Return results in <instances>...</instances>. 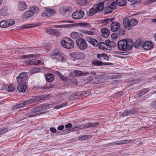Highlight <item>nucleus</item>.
Returning <instances> with one entry per match:
<instances>
[{"instance_id": "nucleus-1", "label": "nucleus", "mask_w": 156, "mask_h": 156, "mask_svg": "<svg viewBox=\"0 0 156 156\" xmlns=\"http://www.w3.org/2000/svg\"><path fill=\"white\" fill-rule=\"evenodd\" d=\"M117 45L119 50L126 51H129L132 48L133 43L131 41L121 40L118 42Z\"/></svg>"}, {"instance_id": "nucleus-2", "label": "nucleus", "mask_w": 156, "mask_h": 156, "mask_svg": "<svg viewBox=\"0 0 156 156\" xmlns=\"http://www.w3.org/2000/svg\"><path fill=\"white\" fill-rule=\"evenodd\" d=\"M48 105L43 104L41 106H38L33 108L31 110V113L27 114V116L28 117H31L36 116L35 114H32L33 113H35L37 112L41 111L47 109L48 108Z\"/></svg>"}, {"instance_id": "nucleus-3", "label": "nucleus", "mask_w": 156, "mask_h": 156, "mask_svg": "<svg viewBox=\"0 0 156 156\" xmlns=\"http://www.w3.org/2000/svg\"><path fill=\"white\" fill-rule=\"evenodd\" d=\"M61 45L64 48L68 49L73 48L74 46V41L69 38L65 37L61 42Z\"/></svg>"}, {"instance_id": "nucleus-4", "label": "nucleus", "mask_w": 156, "mask_h": 156, "mask_svg": "<svg viewBox=\"0 0 156 156\" xmlns=\"http://www.w3.org/2000/svg\"><path fill=\"white\" fill-rule=\"evenodd\" d=\"M76 43L78 47L81 50H84L87 47L86 41L82 38H77L76 40Z\"/></svg>"}, {"instance_id": "nucleus-5", "label": "nucleus", "mask_w": 156, "mask_h": 156, "mask_svg": "<svg viewBox=\"0 0 156 156\" xmlns=\"http://www.w3.org/2000/svg\"><path fill=\"white\" fill-rule=\"evenodd\" d=\"M27 78V75L26 72L21 73L16 78L17 83L19 85L26 84Z\"/></svg>"}, {"instance_id": "nucleus-6", "label": "nucleus", "mask_w": 156, "mask_h": 156, "mask_svg": "<svg viewBox=\"0 0 156 156\" xmlns=\"http://www.w3.org/2000/svg\"><path fill=\"white\" fill-rule=\"evenodd\" d=\"M64 55L59 52H55L52 53L51 55V58L56 61L63 62L65 61V59L64 58Z\"/></svg>"}, {"instance_id": "nucleus-7", "label": "nucleus", "mask_w": 156, "mask_h": 156, "mask_svg": "<svg viewBox=\"0 0 156 156\" xmlns=\"http://www.w3.org/2000/svg\"><path fill=\"white\" fill-rule=\"evenodd\" d=\"M116 8V5L114 2H112L111 4H109L108 6L105 7L104 9V12L105 14L111 13L113 11V9Z\"/></svg>"}, {"instance_id": "nucleus-8", "label": "nucleus", "mask_w": 156, "mask_h": 156, "mask_svg": "<svg viewBox=\"0 0 156 156\" xmlns=\"http://www.w3.org/2000/svg\"><path fill=\"white\" fill-rule=\"evenodd\" d=\"M15 23L14 21L12 19L4 20L0 22V27L2 28L6 27L13 25Z\"/></svg>"}, {"instance_id": "nucleus-9", "label": "nucleus", "mask_w": 156, "mask_h": 156, "mask_svg": "<svg viewBox=\"0 0 156 156\" xmlns=\"http://www.w3.org/2000/svg\"><path fill=\"white\" fill-rule=\"evenodd\" d=\"M84 15L85 13L83 11L79 10L73 12L72 15V17L75 19H79L83 18Z\"/></svg>"}, {"instance_id": "nucleus-10", "label": "nucleus", "mask_w": 156, "mask_h": 156, "mask_svg": "<svg viewBox=\"0 0 156 156\" xmlns=\"http://www.w3.org/2000/svg\"><path fill=\"white\" fill-rule=\"evenodd\" d=\"M55 13V10L51 9H46V11L41 14L42 16L49 17Z\"/></svg>"}, {"instance_id": "nucleus-11", "label": "nucleus", "mask_w": 156, "mask_h": 156, "mask_svg": "<svg viewBox=\"0 0 156 156\" xmlns=\"http://www.w3.org/2000/svg\"><path fill=\"white\" fill-rule=\"evenodd\" d=\"M154 46V44L151 41H147L143 44L142 47L144 50H148L153 48Z\"/></svg>"}, {"instance_id": "nucleus-12", "label": "nucleus", "mask_w": 156, "mask_h": 156, "mask_svg": "<svg viewBox=\"0 0 156 156\" xmlns=\"http://www.w3.org/2000/svg\"><path fill=\"white\" fill-rule=\"evenodd\" d=\"M137 112H138L136 111V110L135 109L129 110L126 109L124 111L122 115V117L129 116H131L132 115L136 114Z\"/></svg>"}, {"instance_id": "nucleus-13", "label": "nucleus", "mask_w": 156, "mask_h": 156, "mask_svg": "<svg viewBox=\"0 0 156 156\" xmlns=\"http://www.w3.org/2000/svg\"><path fill=\"white\" fill-rule=\"evenodd\" d=\"M120 24L119 22H114L111 24V30L113 32L117 31L120 28Z\"/></svg>"}, {"instance_id": "nucleus-14", "label": "nucleus", "mask_w": 156, "mask_h": 156, "mask_svg": "<svg viewBox=\"0 0 156 156\" xmlns=\"http://www.w3.org/2000/svg\"><path fill=\"white\" fill-rule=\"evenodd\" d=\"M104 3L103 2H100L98 4L94 5V8L95 9L97 12H99L104 9Z\"/></svg>"}, {"instance_id": "nucleus-15", "label": "nucleus", "mask_w": 156, "mask_h": 156, "mask_svg": "<svg viewBox=\"0 0 156 156\" xmlns=\"http://www.w3.org/2000/svg\"><path fill=\"white\" fill-rule=\"evenodd\" d=\"M46 31L47 33L53 36H58L60 34L59 32L57 30L54 29H47L46 30Z\"/></svg>"}, {"instance_id": "nucleus-16", "label": "nucleus", "mask_w": 156, "mask_h": 156, "mask_svg": "<svg viewBox=\"0 0 156 156\" xmlns=\"http://www.w3.org/2000/svg\"><path fill=\"white\" fill-rule=\"evenodd\" d=\"M40 100L39 97H34L32 98L25 101V104L26 106L31 104L32 103L38 101Z\"/></svg>"}, {"instance_id": "nucleus-17", "label": "nucleus", "mask_w": 156, "mask_h": 156, "mask_svg": "<svg viewBox=\"0 0 156 156\" xmlns=\"http://www.w3.org/2000/svg\"><path fill=\"white\" fill-rule=\"evenodd\" d=\"M123 23L124 27L127 29L130 30L132 29L129 19H124L123 20Z\"/></svg>"}, {"instance_id": "nucleus-18", "label": "nucleus", "mask_w": 156, "mask_h": 156, "mask_svg": "<svg viewBox=\"0 0 156 156\" xmlns=\"http://www.w3.org/2000/svg\"><path fill=\"white\" fill-rule=\"evenodd\" d=\"M87 40L90 44L94 46H97L98 44V43L97 40L90 37H87Z\"/></svg>"}, {"instance_id": "nucleus-19", "label": "nucleus", "mask_w": 156, "mask_h": 156, "mask_svg": "<svg viewBox=\"0 0 156 156\" xmlns=\"http://www.w3.org/2000/svg\"><path fill=\"white\" fill-rule=\"evenodd\" d=\"M102 36L104 38H107L110 33V30L106 28H102L101 30Z\"/></svg>"}, {"instance_id": "nucleus-20", "label": "nucleus", "mask_w": 156, "mask_h": 156, "mask_svg": "<svg viewBox=\"0 0 156 156\" xmlns=\"http://www.w3.org/2000/svg\"><path fill=\"white\" fill-rule=\"evenodd\" d=\"M34 12L32 10H29L26 12L22 15L23 19L31 17L33 15Z\"/></svg>"}, {"instance_id": "nucleus-21", "label": "nucleus", "mask_w": 156, "mask_h": 156, "mask_svg": "<svg viewBox=\"0 0 156 156\" xmlns=\"http://www.w3.org/2000/svg\"><path fill=\"white\" fill-rule=\"evenodd\" d=\"M46 79L47 81L49 82H51L54 79V76L52 74L49 73L45 75Z\"/></svg>"}, {"instance_id": "nucleus-22", "label": "nucleus", "mask_w": 156, "mask_h": 156, "mask_svg": "<svg viewBox=\"0 0 156 156\" xmlns=\"http://www.w3.org/2000/svg\"><path fill=\"white\" fill-rule=\"evenodd\" d=\"M19 85V86L17 87L18 90L20 93L25 92L26 91V89L27 87L26 84H20Z\"/></svg>"}, {"instance_id": "nucleus-23", "label": "nucleus", "mask_w": 156, "mask_h": 156, "mask_svg": "<svg viewBox=\"0 0 156 156\" xmlns=\"http://www.w3.org/2000/svg\"><path fill=\"white\" fill-rule=\"evenodd\" d=\"M149 90V89L148 88L143 89L139 93L137 94V97H141L144 94H146Z\"/></svg>"}, {"instance_id": "nucleus-24", "label": "nucleus", "mask_w": 156, "mask_h": 156, "mask_svg": "<svg viewBox=\"0 0 156 156\" xmlns=\"http://www.w3.org/2000/svg\"><path fill=\"white\" fill-rule=\"evenodd\" d=\"M78 25L83 28H90L91 26L90 23H81L78 24Z\"/></svg>"}, {"instance_id": "nucleus-25", "label": "nucleus", "mask_w": 156, "mask_h": 156, "mask_svg": "<svg viewBox=\"0 0 156 156\" xmlns=\"http://www.w3.org/2000/svg\"><path fill=\"white\" fill-rule=\"evenodd\" d=\"M116 4L120 6H125L126 5V0H115Z\"/></svg>"}, {"instance_id": "nucleus-26", "label": "nucleus", "mask_w": 156, "mask_h": 156, "mask_svg": "<svg viewBox=\"0 0 156 156\" xmlns=\"http://www.w3.org/2000/svg\"><path fill=\"white\" fill-rule=\"evenodd\" d=\"M20 11H23L27 9V5L26 3L23 2H20L18 5Z\"/></svg>"}, {"instance_id": "nucleus-27", "label": "nucleus", "mask_w": 156, "mask_h": 156, "mask_svg": "<svg viewBox=\"0 0 156 156\" xmlns=\"http://www.w3.org/2000/svg\"><path fill=\"white\" fill-rule=\"evenodd\" d=\"M104 43L107 46V47L109 48V50L111 48V47L112 45H114L115 43L112 41H110L109 40H107L105 41Z\"/></svg>"}, {"instance_id": "nucleus-28", "label": "nucleus", "mask_w": 156, "mask_h": 156, "mask_svg": "<svg viewBox=\"0 0 156 156\" xmlns=\"http://www.w3.org/2000/svg\"><path fill=\"white\" fill-rule=\"evenodd\" d=\"M142 41L140 40H137L134 44V47L137 48H139L140 46L143 45V43Z\"/></svg>"}, {"instance_id": "nucleus-29", "label": "nucleus", "mask_w": 156, "mask_h": 156, "mask_svg": "<svg viewBox=\"0 0 156 156\" xmlns=\"http://www.w3.org/2000/svg\"><path fill=\"white\" fill-rule=\"evenodd\" d=\"M99 48L101 49H103L105 50H109V48H108L107 47V46L104 43V42H101L98 44V45Z\"/></svg>"}, {"instance_id": "nucleus-30", "label": "nucleus", "mask_w": 156, "mask_h": 156, "mask_svg": "<svg viewBox=\"0 0 156 156\" xmlns=\"http://www.w3.org/2000/svg\"><path fill=\"white\" fill-rule=\"evenodd\" d=\"M97 13L95 9L94 8V6H93L92 8L89 9L88 15L91 16Z\"/></svg>"}, {"instance_id": "nucleus-31", "label": "nucleus", "mask_w": 156, "mask_h": 156, "mask_svg": "<svg viewBox=\"0 0 156 156\" xmlns=\"http://www.w3.org/2000/svg\"><path fill=\"white\" fill-rule=\"evenodd\" d=\"M130 25L132 28L133 26H135L138 23V21L137 20L135 19H131L129 20Z\"/></svg>"}, {"instance_id": "nucleus-32", "label": "nucleus", "mask_w": 156, "mask_h": 156, "mask_svg": "<svg viewBox=\"0 0 156 156\" xmlns=\"http://www.w3.org/2000/svg\"><path fill=\"white\" fill-rule=\"evenodd\" d=\"M80 31L83 33L90 35H94V33L93 31H88L85 30H81Z\"/></svg>"}, {"instance_id": "nucleus-33", "label": "nucleus", "mask_w": 156, "mask_h": 156, "mask_svg": "<svg viewBox=\"0 0 156 156\" xmlns=\"http://www.w3.org/2000/svg\"><path fill=\"white\" fill-rule=\"evenodd\" d=\"M8 15L7 10L6 9L2 8L0 9V15L3 16H6Z\"/></svg>"}, {"instance_id": "nucleus-34", "label": "nucleus", "mask_w": 156, "mask_h": 156, "mask_svg": "<svg viewBox=\"0 0 156 156\" xmlns=\"http://www.w3.org/2000/svg\"><path fill=\"white\" fill-rule=\"evenodd\" d=\"M9 129V128L8 126L0 129V135L7 132Z\"/></svg>"}, {"instance_id": "nucleus-35", "label": "nucleus", "mask_w": 156, "mask_h": 156, "mask_svg": "<svg viewBox=\"0 0 156 156\" xmlns=\"http://www.w3.org/2000/svg\"><path fill=\"white\" fill-rule=\"evenodd\" d=\"M114 19V18H108L107 19H105L103 20V23L104 25H107L109 23L112 22L113 20Z\"/></svg>"}, {"instance_id": "nucleus-36", "label": "nucleus", "mask_w": 156, "mask_h": 156, "mask_svg": "<svg viewBox=\"0 0 156 156\" xmlns=\"http://www.w3.org/2000/svg\"><path fill=\"white\" fill-rule=\"evenodd\" d=\"M39 55H38L37 54H32V55H24L23 56V58H34L35 57L39 56Z\"/></svg>"}, {"instance_id": "nucleus-37", "label": "nucleus", "mask_w": 156, "mask_h": 156, "mask_svg": "<svg viewBox=\"0 0 156 156\" xmlns=\"http://www.w3.org/2000/svg\"><path fill=\"white\" fill-rule=\"evenodd\" d=\"M36 26H37V25H34L33 24H27L21 26H20V29L29 28Z\"/></svg>"}, {"instance_id": "nucleus-38", "label": "nucleus", "mask_w": 156, "mask_h": 156, "mask_svg": "<svg viewBox=\"0 0 156 156\" xmlns=\"http://www.w3.org/2000/svg\"><path fill=\"white\" fill-rule=\"evenodd\" d=\"M92 64L93 65L100 66L103 65V62L98 61H93L92 62Z\"/></svg>"}, {"instance_id": "nucleus-39", "label": "nucleus", "mask_w": 156, "mask_h": 156, "mask_svg": "<svg viewBox=\"0 0 156 156\" xmlns=\"http://www.w3.org/2000/svg\"><path fill=\"white\" fill-rule=\"evenodd\" d=\"M71 37L73 39H76L79 36L78 33L76 32L72 33L70 34Z\"/></svg>"}, {"instance_id": "nucleus-40", "label": "nucleus", "mask_w": 156, "mask_h": 156, "mask_svg": "<svg viewBox=\"0 0 156 156\" xmlns=\"http://www.w3.org/2000/svg\"><path fill=\"white\" fill-rule=\"evenodd\" d=\"M67 103H64L58 105L55 107H54V108L57 109H59L62 107H64L65 106L67 105Z\"/></svg>"}, {"instance_id": "nucleus-41", "label": "nucleus", "mask_w": 156, "mask_h": 156, "mask_svg": "<svg viewBox=\"0 0 156 156\" xmlns=\"http://www.w3.org/2000/svg\"><path fill=\"white\" fill-rule=\"evenodd\" d=\"M74 73L76 76H82V72L80 70H75L74 71Z\"/></svg>"}, {"instance_id": "nucleus-42", "label": "nucleus", "mask_w": 156, "mask_h": 156, "mask_svg": "<svg viewBox=\"0 0 156 156\" xmlns=\"http://www.w3.org/2000/svg\"><path fill=\"white\" fill-rule=\"evenodd\" d=\"M15 90V87L12 84H10L8 86L7 90L9 92L13 91Z\"/></svg>"}, {"instance_id": "nucleus-43", "label": "nucleus", "mask_w": 156, "mask_h": 156, "mask_svg": "<svg viewBox=\"0 0 156 156\" xmlns=\"http://www.w3.org/2000/svg\"><path fill=\"white\" fill-rule=\"evenodd\" d=\"M40 71V69L37 67H35L33 69L31 70V73H36L39 72Z\"/></svg>"}, {"instance_id": "nucleus-44", "label": "nucleus", "mask_w": 156, "mask_h": 156, "mask_svg": "<svg viewBox=\"0 0 156 156\" xmlns=\"http://www.w3.org/2000/svg\"><path fill=\"white\" fill-rule=\"evenodd\" d=\"M60 11L63 14L68 12L69 11V9L63 7L60 9Z\"/></svg>"}, {"instance_id": "nucleus-45", "label": "nucleus", "mask_w": 156, "mask_h": 156, "mask_svg": "<svg viewBox=\"0 0 156 156\" xmlns=\"http://www.w3.org/2000/svg\"><path fill=\"white\" fill-rule=\"evenodd\" d=\"M53 87V85L50 84L49 85H46L43 87L42 89L43 90H48L50 88H52Z\"/></svg>"}, {"instance_id": "nucleus-46", "label": "nucleus", "mask_w": 156, "mask_h": 156, "mask_svg": "<svg viewBox=\"0 0 156 156\" xmlns=\"http://www.w3.org/2000/svg\"><path fill=\"white\" fill-rule=\"evenodd\" d=\"M78 59H81L84 58L85 57V54L83 53H78Z\"/></svg>"}, {"instance_id": "nucleus-47", "label": "nucleus", "mask_w": 156, "mask_h": 156, "mask_svg": "<svg viewBox=\"0 0 156 156\" xmlns=\"http://www.w3.org/2000/svg\"><path fill=\"white\" fill-rule=\"evenodd\" d=\"M77 2L81 5H84L86 3V0H77Z\"/></svg>"}, {"instance_id": "nucleus-48", "label": "nucleus", "mask_w": 156, "mask_h": 156, "mask_svg": "<svg viewBox=\"0 0 156 156\" xmlns=\"http://www.w3.org/2000/svg\"><path fill=\"white\" fill-rule=\"evenodd\" d=\"M78 53L79 52H76L72 53L71 54V57L78 59Z\"/></svg>"}, {"instance_id": "nucleus-49", "label": "nucleus", "mask_w": 156, "mask_h": 156, "mask_svg": "<svg viewBox=\"0 0 156 156\" xmlns=\"http://www.w3.org/2000/svg\"><path fill=\"white\" fill-rule=\"evenodd\" d=\"M102 58L105 60H108L109 58V57L108 55L105 53L102 54Z\"/></svg>"}, {"instance_id": "nucleus-50", "label": "nucleus", "mask_w": 156, "mask_h": 156, "mask_svg": "<svg viewBox=\"0 0 156 156\" xmlns=\"http://www.w3.org/2000/svg\"><path fill=\"white\" fill-rule=\"evenodd\" d=\"M67 27V26L66 25H54L53 27L54 28H65Z\"/></svg>"}, {"instance_id": "nucleus-51", "label": "nucleus", "mask_w": 156, "mask_h": 156, "mask_svg": "<svg viewBox=\"0 0 156 156\" xmlns=\"http://www.w3.org/2000/svg\"><path fill=\"white\" fill-rule=\"evenodd\" d=\"M129 140H121V141H119V142L120 143V144H124L127 143L129 142Z\"/></svg>"}, {"instance_id": "nucleus-52", "label": "nucleus", "mask_w": 156, "mask_h": 156, "mask_svg": "<svg viewBox=\"0 0 156 156\" xmlns=\"http://www.w3.org/2000/svg\"><path fill=\"white\" fill-rule=\"evenodd\" d=\"M88 138L87 135H84L80 138L79 139L81 140H87Z\"/></svg>"}, {"instance_id": "nucleus-53", "label": "nucleus", "mask_w": 156, "mask_h": 156, "mask_svg": "<svg viewBox=\"0 0 156 156\" xmlns=\"http://www.w3.org/2000/svg\"><path fill=\"white\" fill-rule=\"evenodd\" d=\"M91 127H94L99 124L98 122H95L94 123H91L90 122Z\"/></svg>"}, {"instance_id": "nucleus-54", "label": "nucleus", "mask_w": 156, "mask_h": 156, "mask_svg": "<svg viewBox=\"0 0 156 156\" xmlns=\"http://www.w3.org/2000/svg\"><path fill=\"white\" fill-rule=\"evenodd\" d=\"M36 64V62L35 61V60L34 59L31 60L30 59V65H35V64Z\"/></svg>"}, {"instance_id": "nucleus-55", "label": "nucleus", "mask_w": 156, "mask_h": 156, "mask_svg": "<svg viewBox=\"0 0 156 156\" xmlns=\"http://www.w3.org/2000/svg\"><path fill=\"white\" fill-rule=\"evenodd\" d=\"M64 126L62 125H61L58 126L57 129L58 130H59L62 131L64 129Z\"/></svg>"}, {"instance_id": "nucleus-56", "label": "nucleus", "mask_w": 156, "mask_h": 156, "mask_svg": "<svg viewBox=\"0 0 156 156\" xmlns=\"http://www.w3.org/2000/svg\"><path fill=\"white\" fill-rule=\"evenodd\" d=\"M50 130L51 132L54 133H56V129L54 127L50 128Z\"/></svg>"}, {"instance_id": "nucleus-57", "label": "nucleus", "mask_w": 156, "mask_h": 156, "mask_svg": "<svg viewBox=\"0 0 156 156\" xmlns=\"http://www.w3.org/2000/svg\"><path fill=\"white\" fill-rule=\"evenodd\" d=\"M20 108H22L26 106L25 104V101H24L23 103H22L18 104Z\"/></svg>"}, {"instance_id": "nucleus-58", "label": "nucleus", "mask_w": 156, "mask_h": 156, "mask_svg": "<svg viewBox=\"0 0 156 156\" xmlns=\"http://www.w3.org/2000/svg\"><path fill=\"white\" fill-rule=\"evenodd\" d=\"M90 122L86 124L84 126V127L86 128H88L91 127Z\"/></svg>"}, {"instance_id": "nucleus-59", "label": "nucleus", "mask_w": 156, "mask_h": 156, "mask_svg": "<svg viewBox=\"0 0 156 156\" xmlns=\"http://www.w3.org/2000/svg\"><path fill=\"white\" fill-rule=\"evenodd\" d=\"M141 2V0H136L134 2V4H140Z\"/></svg>"}, {"instance_id": "nucleus-60", "label": "nucleus", "mask_w": 156, "mask_h": 156, "mask_svg": "<svg viewBox=\"0 0 156 156\" xmlns=\"http://www.w3.org/2000/svg\"><path fill=\"white\" fill-rule=\"evenodd\" d=\"M111 37L115 39L117 37V35L115 33H113L111 35Z\"/></svg>"}, {"instance_id": "nucleus-61", "label": "nucleus", "mask_w": 156, "mask_h": 156, "mask_svg": "<svg viewBox=\"0 0 156 156\" xmlns=\"http://www.w3.org/2000/svg\"><path fill=\"white\" fill-rule=\"evenodd\" d=\"M65 127L66 128H69L72 126V124L71 123H69L65 125Z\"/></svg>"}, {"instance_id": "nucleus-62", "label": "nucleus", "mask_w": 156, "mask_h": 156, "mask_svg": "<svg viewBox=\"0 0 156 156\" xmlns=\"http://www.w3.org/2000/svg\"><path fill=\"white\" fill-rule=\"evenodd\" d=\"M25 63L27 65H30V59H27L24 61Z\"/></svg>"}, {"instance_id": "nucleus-63", "label": "nucleus", "mask_w": 156, "mask_h": 156, "mask_svg": "<svg viewBox=\"0 0 156 156\" xmlns=\"http://www.w3.org/2000/svg\"><path fill=\"white\" fill-rule=\"evenodd\" d=\"M55 73L57 76L59 77H62V76L61 74V73L58 71H56L55 72Z\"/></svg>"}, {"instance_id": "nucleus-64", "label": "nucleus", "mask_w": 156, "mask_h": 156, "mask_svg": "<svg viewBox=\"0 0 156 156\" xmlns=\"http://www.w3.org/2000/svg\"><path fill=\"white\" fill-rule=\"evenodd\" d=\"M152 106L153 108L156 109V101L153 103Z\"/></svg>"}]
</instances>
